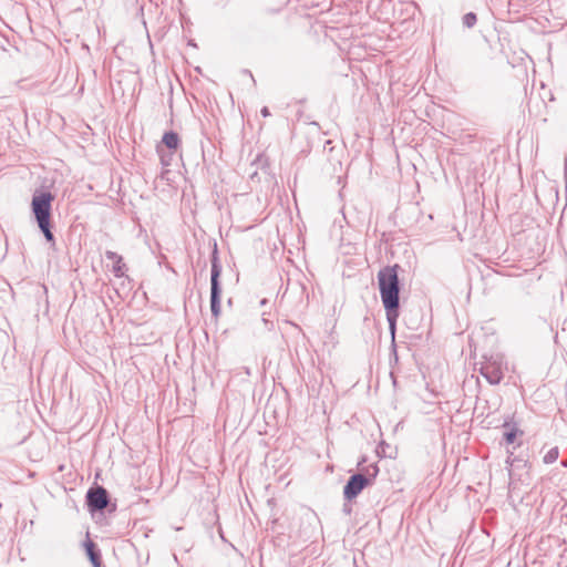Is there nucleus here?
<instances>
[{
  "mask_svg": "<svg viewBox=\"0 0 567 567\" xmlns=\"http://www.w3.org/2000/svg\"><path fill=\"white\" fill-rule=\"evenodd\" d=\"M563 465H564V466H567V462H563Z\"/></svg>",
  "mask_w": 567,
  "mask_h": 567,
  "instance_id": "obj_16",
  "label": "nucleus"
},
{
  "mask_svg": "<svg viewBox=\"0 0 567 567\" xmlns=\"http://www.w3.org/2000/svg\"><path fill=\"white\" fill-rule=\"evenodd\" d=\"M162 142L171 151H176L181 143L178 135L172 131L163 135Z\"/></svg>",
  "mask_w": 567,
  "mask_h": 567,
  "instance_id": "obj_7",
  "label": "nucleus"
},
{
  "mask_svg": "<svg viewBox=\"0 0 567 567\" xmlns=\"http://www.w3.org/2000/svg\"><path fill=\"white\" fill-rule=\"evenodd\" d=\"M220 276V267L217 259L214 258L212 262V277H210V310L215 318L220 315V287L218 278Z\"/></svg>",
  "mask_w": 567,
  "mask_h": 567,
  "instance_id": "obj_4",
  "label": "nucleus"
},
{
  "mask_svg": "<svg viewBox=\"0 0 567 567\" xmlns=\"http://www.w3.org/2000/svg\"><path fill=\"white\" fill-rule=\"evenodd\" d=\"M506 363L501 354L491 355L482 365L481 373L491 384H498L503 377Z\"/></svg>",
  "mask_w": 567,
  "mask_h": 567,
  "instance_id": "obj_3",
  "label": "nucleus"
},
{
  "mask_svg": "<svg viewBox=\"0 0 567 567\" xmlns=\"http://www.w3.org/2000/svg\"><path fill=\"white\" fill-rule=\"evenodd\" d=\"M157 153L159 154L162 165L165 167L169 166L173 158V153H163L161 146H157Z\"/></svg>",
  "mask_w": 567,
  "mask_h": 567,
  "instance_id": "obj_10",
  "label": "nucleus"
},
{
  "mask_svg": "<svg viewBox=\"0 0 567 567\" xmlns=\"http://www.w3.org/2000/svg\"><path fill=\"white\" fill-rule=\"evenodd\" d=\"M369 484V480L362 474L352 475L347 482L343 488V495L346 499H353L357 497L362 489Z\"/></svg>",
  "mask_w": 567,
  "mask_h": 567,
  "instance_id": "obj_5",
  "label": "nucleus"
},
{
  "mask_svg": "<svg viewBox=\"0 0 567 567\" xmlns=\"http://www.w3.org/2000/svg\"><path fill=\"white\" fill-rule=\"evenodd\" d=\"M105 256L109 260H112L113 262L116 261V264H121L122 257L120 255H117L116 252L109 250L105 252Z\"/></svg>",
  "mask_w": 567,
  "mask_h": 567,
  "instance_id": "obj_13",
  "label": "nucleus"
},
{
  "mask_svg": "<svg viewBox=\"0 0 567 567\" xmlns=\"http://www.w3.org/2000/svg\"><path fill=\"white\" fill-rule=\"evenodd\" d=\"M559 455L558 447L550 449L545 455H544V463L550 464L554 463Z\"/></svg>",
  "mask_w": 567,
  "mask_h": 567,
  "instance_id": "obj_9",
  "label": "nucleus"
},
{
  "mask_svg": "<svg viewBox=\"0 0 567 567\" xmlns=\"http://www.w3.org/2000/svg\"><path fill=\"white\" fill-rule=\"evenodd\" d=\"M378 282L381 300L386 312V319L394 334L396 320L399 317V278L396 266L384 267L378 274Z\"/></svg>",
  "mask_w": 567,
  "mask_h": 567,
  "instance_id": "obj_1",
  "label": "nucleus"
},
{
  "mask_svg": "<svg viewBox=\"0 0 567 567\" xmlns=\"http://www.w3.org/2000/svg\"><path fill=\"white\" fill-rule=\"evenodd\" d=\"M476 14L473 12L466 13L463 17V24L467 28H472L476 23Z\"/></svg>",
  "mask_w": 567,
  "mask_h": 567,
  "instance_id": "obj_11",
  "label": "nucleus"
},
{
  "mask_svg": "<svg viewBox=\"0 0 567 567\" xmlns=\"http://www.w3.org/2000/svg\"><path fill=\"white\" fill-rule=\"evenodd\" d=\"M86 499L93 511H102L109 504L107 493L103 487L91 488L86 494Z\"/></svg>",
  "mask_w": 567,
  "mask_h": 567,
  "instance_id": "obj_6",
  "label": "nucleus"
},
{
  "mask_svg": "<svg viewBox=\"0 0 567 567\" xmlns=\"http://www.w3.org/2000/svg\"><path fill=\"white\" fill-rule=\"evenodd\" d=\"M52 200L53 196L51 195V193L43 192L40 194H35L31 203L32 212L35 216L38 226L43 233L45 239L50 243L54 241V236L50 229Z\"/></svg>",
  "mask_w": 567,
  "mask_h": 567,
  "instance_id": "obj_2",
  "label": "nucleus"
},
{
  "mask_svg": "<svg viewBox=\"0 0 567 567\" xmlns=\"http://www.w3.org/2000/svg\"><path fill=\"white\" fill-rule=\"evenodd\" d=\"M260 113H261V115H262L264 117H267V116H269V115H270V112H269L268 107H266V106H264V107L261 109Z\"/></svg>",
  "mask_w": 567,
  "mask_h": 567,
  "instance_id": "obj_15",
  "label": "nucleus"
},
{
  "mask_svg": "<svg viewBox=\"0 0 567 567\" xmlns=\"http://www.w3.org/2000/svg\"><path fill=\"white\" fill-rule=\"evenodd\" d=\"M124 271H125V265L123 264V261L121 260V264H116V261L114 262V266H113V272L116 277H122L124 276Z\"/></svg>",
  "mask_w": 567,
  "mask_h": 567,
  "instance_id": "obj_12",
  "label": "nucleus"
},
{
  "mask_svg": "<svg viewBox=\"0 0 567 567\" xmlns=\"http://www.w3.org/2000/svg\"><path fill=\"white\" fill-rule=\"evenodd\" d=\"M84 546H85L87 556H89L91 563L93 564V566L94 567H100L101 566V558H100V554L95 551L94 543L91 542V540H87V542H85Z\"/></svg>",
  "mask_w": 567,
  "mask_h": 567,
  "instance_id": "obj_8",
  "label": "nucleus"
},
{
  "mask_svg": "<svg viewBox=\"0 0 567 567\" xmlns=\"http://www.w3.org/2000/svg\"><path fill=\"white\" fill-rule=\"evenodd\" d=\"M504 436H505L506 443L512 444L516 437V433H515V431H511V432L505 433Z\"/></svg>",
  "mask_w": 567,
  "mask_h": 567,
  "instance_id": "obj_14",
  "label": "nucleus"
}]
</instances>
